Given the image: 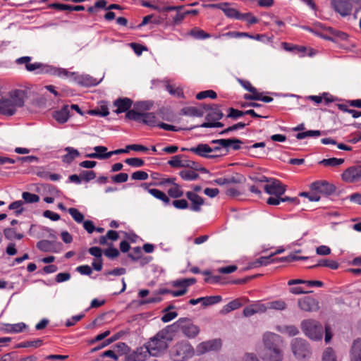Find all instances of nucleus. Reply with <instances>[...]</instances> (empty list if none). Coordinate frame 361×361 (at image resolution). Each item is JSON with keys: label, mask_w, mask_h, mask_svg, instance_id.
<instances>
[{"label": "nucleus", "mask_w": 361, "mask_h": 361, "mask_svg": "<svg viewBox=\"0 0 361 361\" xmlns=\"http://www.w3.org/2000/svg\"><path fill=\"white\" fill-rule=\"evenodd\" d=\"M213 143L219 144L221 147L228 148L231 147L233 149L238 150L240 149V144L242 141L238 139H219L212 142Z\"/></svg>", "instance_id": "5701e85b"}, {"label": "nucleus", "mask_w": 361, "mask_h": 361, "mask_svg": "<svg viewBox=\"0 0 361 361\" xmlns=\"http://www.w3.org/2000/svg\"><path fill=\"white\" fill-rule=\"evenodd\" d=\"M95 151L94 153H90L85 155L87 158L106 159L110 158L113 154H119L122 153H127L128 150L123 149H118L111 152H107V147L104 146H96L93 148Z\"/></svg>", "instance_id": "1a4fd4ad"}, {"label": "nucleus", "mask_w": 361, "mask_h": 361, "mask_svg": "<svg viewBox=\"0 0 361 361\" xmlns=\"http://www.w3.org/2000/svg\"><path fill=\"white\" fill-rule=\"evenodd\" d=\"M179 175L185 180H193L199 178V174L191 169L180 171Z\"/></svg>", "instance_id": "ea45409f"}, {"label": "nucleus", "mask_w": 361, "mask_h": 361, "mask_svg": "<svg viewBox=\"0 0 361 361\" xmlns=\"http://www.w3.org/2000/svg\"><path fill=\"white\" fill-rule=\"evenodd\" d=\"M148 173L143 171H137L132 173L131 178L137 180H145L148 178Z\"/></svg>", "instance_id": "6e6d98bb"}, {"label": "nucleus", "mask_w": 361, "mask_h": 361, "mask_svg": "<svg viewBox=\"0 0 361 361\" xmlns=\"http://www.w3.org/2000/svg\"><path fill=\"white\" fill-rule=\"evenodd\" d=\"M221 297L220 295L209 296L204 298V305H211L218 303L221 301Z\"/></svg>", "instance_id": "680f3d73"}, {"label": "nucleus", "mask_w": 361, "mask_h": 361, "mask_svg": "<svg viewBox=\"0 0 361 361\" xmlns=\"http://www.w3.org/2000/svg\"><path fill=\"white\" fill-rule=\"evenodd\" d=\"M126 117L129 120L142 122L149 126H158L159 123L154 113H140L135 110H129Z\"/></svg>", "instance_id": "423d86ee"}, {"label": "nucleus", "mask_w": 361, "mask_h": 361, "mask_svg": "<svg viewBox=\"0 0 361 361\" xmlns=\"http://www.w3.org/2000/svg\"><path fill=\"white\" fill-rule=\"evenodd\" d=\"M240 194L237 187L228 186L226 190V195L230 197H236Z\"/></svg>", "instance_id": "774afa93"}, {"label": "nucleus", "mask_w": 361, "mask_h": 361, "mask_svg": "<svg viewBox=\"0 0 361 361\" xmlns=\"http://www.w3.org/2000/svg\"><path fill=\"white\" fill-rule=\"evenodd\" d=\"M76 271L82 275L90 276L92 273V269L88 265H81L76 268Z\"/></svg>", "instance_id": "0e129e2a"}, {"label": "nucleus", "mask_w": 361, "mask_h": 361, "mask_svg": "<svg viewBox=\"0 0 361 361\" xmlns=\"http://www.w3.org/2000/svg\"><path fill=\"white\" fill-rule=\"evenodd\" d=\"M190 151L199 156L209 157V153L212 152L213 149L207 144H200L196 147L191 148Z\"/></svg>", "instance_id": "c85d7f7f"}, {"label": "nucleus", "mask_w": 361, "mask_h": 361, "mask_svg": "<svg viewBox=\"0 0 361 361\" xmlns=\"http://www.w3.org/2000/svg\"><path fill=\"white\" fill-rule=\"evenodd\" d=\"M244 180L243 176L236 174L235 176H228L226 177H220L214 180L219 185H230L241 183Z\"/></svg>", "instance_id": "412c9836"}, {"label": "nucleus", "mask_w": 361, "mask_h": 361, "mask_svg": "<svg viewBox=\"0 0 361 361\" xmlns=\"http://www.w3.org/2000/svg\"><path fill=\"white\" fill-rule=\"evenodd\" d=\"M301 329L306 336L313 341L322 340L324 334V328L322 324L314 319H307L302 321Z\"/></svg>", "instance_id": "7ed1b4c3"}, {"label": "nucleus", "mask_w": 361, "mask_h": 361, "mask_svg": "<svg viewBox=\"0 0 361 361\" xmlns=\"http://www.w3.org/2000/svg\"><path fill=\"white\" fill-rule=\"evenodd\" d=\"M209 110V104H201L198 106H187L182 109V112L184 115L193 116V117H202L205 111Z\"/></svg>", "instance_id": "a211bd4d"}, {"label": "nucleus", "mask_w": 361, "mask_h": 361, "mask_svg": "<svg viewBox=\"0 0 361 361\" xmlns=\"http://www.w3.org/2000/svg\"><path fill=\"white\" fill-rule=\"evenodd\" d=\"M43 343V341L42 339L37 338L33 341H27L22 342L18 345V348H29L32 347L35 348H37L39 346H41Z\"/></svg>", "instance_id": "37998d69"}, {"label": "nucleus", "mask_w": 361, "mask_h": 361, "mask_svg": "<svg viewBox=\"0 0 361 361\" xmlns=\"http://www.w3.org/2000/svg\"><path fill=\"white\" fill-rule=\"evenodd\" d=\"M185 195L191 203L190 209L194 212H200L201 207L204 203V199L195 192L191 191H188Z\"/></svg>", "instance_id": "4be33fe9"}, {"label": "nucleus", "mask_w": 361, "mask_h": 361, "mask_svg": "<svg viewBox=\"0 0 361 361\" xmlns=\"http://www.w3.org/2000/svg\"><path fill=\"white\" fill-rule=\"evenodd\" d=\"M80 177L85 181H90L95 178L96 173L93 171H83L80 173Z\"/></svg>", "instance_id": "e2e57ef3"}, {"label": "nucleus", "mask_w": 361, "mask_h": 361, "mask_svg": "<svg viewBox=\"0 0 361 361\" xmlns=\"http://www.w3.org/2000/svg\"><path fill=\"white\" fill-rule=\"evenodd\" d=\"M216 97H217L216 93L214 91H213L212 90H209L202 91V92L197 93L196 95V99H199V100H201V99H205L207 97H209L212 99H215V98H216Z\"/></svg>", "instance_id": "49530a36"}, {"label": "nucleus", "mask_w": 361, "mask_h": 361, "mask_svg": "<svg viewBox=\"0 0 361 361\" xmlns=\"http://www.w3.org/2000/svg\"><path fill=\"white\" fill-rule=\"evenodd\" d=\"M37 247L43 252H49L51 251V243L49 240H44L38 242Z\"/></svg>", "instance_id": "4d7b16f0"}, {"label": "nucleus", "mask_w": 361, "mask_h": 361, "mask_svg": "<svg viewBox=\"0 0 361 361\" xmlns=\"http://www.w3.org/2000/svg\"><path fill=\"white\" fill-rule=\"evenodd\" d=\"M300 196L308 197L310 201H319L320 200V196L318 192H301L300 194Z\"/></svg>", "instance_id": "69168bd1"}, {"label": "nucleus", "mask_w": 361, "mask_h": 361, "mask_svg": "<svg viewBox=\"0 0 361 361\" xmlns=\"http://www.w3.org/2000/svg\"><path fill=\"white\" fill-rule=\"evenodd\" d=\"M350 361H361V339L354 341L350 349Z\"/></svg>", "instance_id": "a878e982"}, {"label": "nucleus", "mask_w": 361, "mask_h": 361, "mask_svg": "<svg viewBox=\"0 0 361 361\" xmlns=\"http://www.w3.org/2000/svg\"><path fill=\"white\" fill-rule=\"evenodd\" d=\"M268 310L267 303L264 304L260 301H257L243 310V314L245 317H250L257 313H263Z\"/></svg>", "instance_id": "f3484780"}, {"label": "nucleus", "mask_w": 361, "mask_h": 361, "mask_svg": "<svg viewBox=\"0 0 361 361\" xmlns=\"http://www.w3.org/2000/svg\"><path fill=\"white\" fill-rule=\"evenodd\" d=\"M166 89L173 96H176L179 98L183 97V92L181 88L174 87L171 85H167L166 86Z\"/></svg>", "instance_id": "3c124183"}, {"label": "nucleus", "mask_w": 361, "mask_h": 361, "mask_svg": "<svg viewBox=\"0 0 361 361\" xmlns=\"http://www.w3.org/2000/svg\"><path fill=\"white\" fill-rule=\"evenodd\" d=\"M262 181H267V183L264 185V191L269 195L274 196H282L286 192V185H283L280 180L276 179H267L264 178V180Z\"/></svg>", "instance_id": "6e6552de"}, {"label": "nucleus", "mask_w": 361, "mask_h": 361, "mask_svg": "<svg viewBox=\"0 0 361 361\" xmlns=\"http://www.w3.org/2000/svg\"><path fill=\"white\" fill-rule=\"evenodd\" d=\"M48 73H50L53 75H57V76L61 77V78L68 77L70 75V73L64 68H52L50 66H49V71Z\"/></svg>", "instance_id": "de8ad7c7"}, {"label": "nucleus", "mask_w": 361, "mask_h": 361, "mask_svg": "<svg viewBox=\"0 0 361 361\" xmlns=\"http://www.w3.org/2000/svg\"><path fill=\"white\" fill-rule=\"evenodd\" d=\"M334 8L342 16H347L351 13L353 4L350 0H334Z\"/></svg>", "instance_id": "dca6fc26"}, {"label": "nucleus", "mask_w": 361, "mask_h": 361, "mask_svg": "<svg viewBox=\"0 0 361 361\" xmlns=\"http://www.w3.org/2000/svg\"><path fill=\"white\" fill-rule=\"evenodd\" d=\"M182 329L183 334L189 338L195 337L200 332L199 327L191 323H188L183 325Z\"/></svg>", "instance_id": "2f4dec72"}, {"label": "nucleus", "mask_w": 361, "mask_h": 361, "mask_svg": "<svg viewBox=\"0 0 361 361\" xmlns=\"http://www.w3.org/2000/svg\"><path fill=\"white\" fill-rule=\"evenodd\" d=\"M68 213L77 223H82L84 221V215L76 208H70Z\"/></svg>", "instance_id": "c03bdc74"}, {"label": "nucleus", "mask_w": 361, "mask_h": 361, "mask_svg": "<svg viewBox=\"0 0 361 361\" xmlns=\"http://www.w3.org/2000/svg\"><path fill=\"white\" fill-rule=\"evenodd\" d=\"M125 163L133 167H141L145 164V161L140 158H128Z\"/></svg>", "instance_id": "603ef678"}, {"label": "nucleus", "mask_w": 361, "mask_h": 361, "mask_svg": "<svg viewBox=\"0 0 361 361\" xmlns=\"http://www.w3.org/2000/svg\"><path fill=\"white\" fill-rule=\"evenodd\" d=\"M283 49L287 51H292L298 53L300 56L302 57L305 56L306 48L302 46H297L287 42H283L281 44Z\"/></svg>", "instance_id": "c756f323"}, {"label": "nucleus", "mask_w": 361, "mask_h": 361, "mask_svg": "<svg viewBox=\"0 0 361 361\" xmlns=\"http://www.w3.org/2000/svg\"><path fill=\"white\" fill-rule=\"evenodd\" d=\"M22 197L26 203H35L39 201V197L37 195L29 192H23Z\"/></svg>", "instance_id": "a18cd8bd"}, {"label": "nucleus", "mask_w": 361, "mask_h": 361, "mask_svg": "<svg viewBox=\"0 0 361 361\" xmlns=\"http://www.w3.org/2000/svg\"><path fill=\"white\" fill-rule=\"evenodd\" d=\"M245 115V111H242L238 109H235L233 108L228 109V114L227 117L231 118L233 119H236L239 117H241Z\"/></svg>", "instance_id": "052dcab7"}, {"label": "nucleus", "mask_w": 361, "mask_h": 361, "mask_svg": "<svg viewBox=\"0 0 361 361\" xmlns=\"http://www.w3.org/2000/svg\"><path fill=\"white\" fill-rule=\"evenodd\" d=\"M25 68L27 71L30 72L37 70L39 71V73H48L49 71V66L38 62L34 63H31L30 62H29Z\"/></svg>", "instance_id": "f704fd0d"}, {"label": "nucleus", "mask_w": 361, "mask_h": 361, "mask_svg": "<svg viewBox=\"0 0 361 361\" xmlns=\"http://www.w3.org/2000/svg\"><path fill=\"white\" fill-rule=\"evenodd\" d=\"M343 162V159L330 158L327 159H324L322 161V164H324V166H336L342 164Z\"/></svg>", "instance_id": "8fccbe9b"}, {"label": "nucleus", "mask_w": 361, "mask_h": 361, "mask_svg": "<svg viewBox=\"0 0 361 361\" xmlns=\"http://www.w3.org/2000/svg\"><path fill=\"white\" fill-rule=\"evenodd\" d=\"M290 202L295 204H298L299 203V200L297 197L291 198V197H282V196H272L267 199V203L269 205H278L281 202Z\"/></svg>", "instance_id": "bb28decb"}, {"label": "nucleus", "mask_w": 361, "mask_h": 361, "mask_svg": "<svg viewBox=\"0 0 361 361\" xmlns=\"http://www.w3.org/2000/svg\"><path fill=\"white\" fill-rule=\"evenodd\" d=\"M23 202L21 200L15 201L10 204L8 208L11 210H15L17 214H20L23 212Z\"/></svg>", "instance_id": "864d4df0"}, {"label": "nucleus", "mask_w": 361, "mask_h": 361, "mask_svg": "<svg viewBox=\"0 0 361 361\" xmlns=\"http://www.w3.org/2000/svg\"><path fill=\"white\" fill-rule=\"evenodd\" d=\"M241 17L240 20H247L250 25L258 23V19L251 13H242Z\"/></svg>", "instance_id": "bf43d9fd"}, {"label": "nucleus", "mask_w": 361, "mask_h": 361, "mask_svg": "<svg viewBox=\"0 0 361 361\" xmlns=\"http://www.w3.org/2000/svg\"><path fill=\"white\" fill-rule=\"evenodd\" d=\"M221 347V341L220 339H213L200 343L196 350L198 354H204L208 351L218 350Z\"/></svg>", "instance_id": "4468645a"}, {"label": "nucleus", "mask_w": 361, "mask_h": 361, "mask_svg": "<svg viewBox=\"0 0 361 361\" xmlns=\"http://www.w3.org/2000/svg\"><path fill=\"white\" fill-rule=\"evenodd\" d=\"M218 6L221 8L224 13H225V15L229 18H233L238 20H240L242 18V13H239L236 9L230 7L229 5L227 4Z\"/></svg>", "instance_id": "72a5a7b5"}, {"label": "nucleus", "mask_w": 361, "mask_h": 361, "mask_svg": "<svg viewBox=\"0 0 361 361\" xmlns=\"http://www.w3.org/2000/svg\"><path fill=\"white\" fill-rule=\"evenodd\" d=\"M173 205L179 209H185L189 207L188 201L185 199L176 200L173 201Z\"/></svg>", "instance_id": "13d9d810"}, {"label": "nucleus", "mask_w": 361, "mask_h": 361, "mask_svg": "<svg viewBox=\"0 0 361 361\" xmlns=\"http://www.w3.org/2000/svg\"><path fill=\"white\" fill-rule=\"evenodd\" d=\"M114 105L116 107L115 110L116 114L126 112L131 107L132 100L128 98L118 99L114 102Z\"/></svg>", "instance_id": "393cba45"}, {"label": "nucleus", "mask_w": 361, "mask_h": 361, "mask_svg": "<svg viewBox=\"0 0 361 361\" xmlns=\"http://www.w3.org/2000/svg\"><path fill=\"white\" fill-rule=\"evenodd\" d=\"M189 35L192 37L198 39H207L211 37L209 33L198 27H194L190 31Z\"/></svg>", "instance_id": "a19ab883"}, {"label": "nucleus", "mask_w": 361, "mask_h": 361, "mask_svg": "<svg viewBox=\"0 0 361 361\" xmlns=\"http://www.w3.org/2000/svg\"><path fill=\"white\" fill-rule=\"evenodd\" d=\"M267 307L268 309L281 311L286 309L287 304L283 300L279 299L267 302Z\"/></svg>", "instance_id": "4c0bfd02"}, {"label": "nucleus", "mask_w": 361, "mask_h": 361, "mask_svg": "<svg viewBox=\"0 0 361 361\" xmlns=\"http://www.w3.org/2000/svg\"><path fill=\"white\" fill-rule=\"evenodd\" d=\"M194 355L192 346L186 341L177 343L170 350L173 361H185Z\"/></svg>", "instance_id": "20e7f679"}, {"label": "nucleus", "mask_w": 361, "mask_h": 361, "mask_svg": "<svg viewBox=\"0 0 361 361\" xmlns=\"http://www.w3.org/2000/svg\"><path fill=\"white\" fill-rule=\"evenodd\" d=\"M25 97V91L11 90L8 95L0 99V114L6 116L13 115L18 108L24 105Z\"/></svg>", "instance_id": "f03ea898"}, {"label": "nucleus", "mask_w": 361, "mask_h": 361, "mask_svg": "<svg viewBox=\"0 0 361 361\" xmlns=\"http://www.w3.org/2000/svg\"><path fill=\"white\" fill-rule=\"evenodd\" d=\"M291 350L298 360H303L311 355V350L307 342L302 338H294L291 341Z\"/></svg>", "instance_id": "0eeeda50"}, {"label": "nucleus", "mask_w": 361, "mask_h": 361, "mask_svg": "<svg viewBox=\"0 0 361 361\" xmlns=\"http://www.w3.org/2000/svg\"><path fill=\"white\" fill-rule=\"evenodd\" d=\"M168 164L172 168H192L195 162L187 160L185 155L179 154L172 157Z\"/></svg>", "instance_id": "2eb2a0df"}, {"label": "nucleus", "mask_w": 361, "mask_h": 361, "mask_svg": "<svg viewBox=\"0 0 361 361\" xmlns=\"http://www.w3.org/2000/svg\"><path fill=\"white\" fill-rule=\"evenodd\" d=\"M208 111H209L207 116V119L208 121H219L223 117V113L216 105H209Z\"/></svg>", "instance_id": "473e14b6"}, {"label": "nucleus", "mask_w": 361, "mask_h": 361, "mask_svg": "<svg viewBox=\"0 0 361 361\" xmlns=\"http://www.w3.org/2000/svg\"><path fill=\"white\" fill-rule=\"evenodd\" d=\"M150 355L147 345L140 347L133 353L129 354L126 361H145Z\"/></svg>", "instance_id": "6ab92c4d"}, {"label": "nucleus", "mask_w": 361, "mask_h": 361, "mask_svg": "<svg viewBox=\"0 0 361 361\" xmlns=\"http://www.w3.org/2000/svg\"><path fill=\"white\" fill-rule=\"evenodd\" d=\"M196 282L195 278L183 279L173 281L172 285L174 287H180L178 290H163V293H170L173 297H178L185 295L187 293V288Z\"/></svg>", "instance_id": "9d476101"}, {"label": "nucleus", "mask_w": 361, "mask_h": 361, "mask_svg": "<svg viewBox=\"0 0 361 361\" xmlns=\"http://www.w3.org/2000/svg\"><path fill=\"white\" fill-rule=\"evenodd\" d=\"M248 300L246 298H240L232 300L226 305L221 310V313L227 314L233 310H237L247 303Z\"/></svg>", "instance_id": "b1692460"}, {"label": "nucleus", "mask_w": 361, "mask_h": 361, "mask_svg": "<svg viewBox=\"0 0 361 361\" xmlns=\"http://www.w3.org/2000/svg\"><path fill=\"white\" fill-rule=\"evenodd\" d=\"M310 188L314 192L324 195H331L336 189L334 185L326 180L315 181L311 184Z\"/></svg>", "instance_id": "ddd939ff"}, {"label": "nucleus", "mask_w": 361, "mask_h": 361, "mask_svg": "<svg viewBox=\"0 0 361 361\" xmlns=\"http://www.w3.org/2000/svg\"><path fill=\"white\" fill-rule=\"evenodd\" d=\"M152 185V183H144L141 184V187L144 190H147L153 197L162 201L165 204H169L170 202L169 197L164 192H162L158 189L150 188V185Z\"/></svg>", "instance_id": "aec40b11"}, {"label": "nucleus", "mask_w": 361, "mask_h": 361, "mask_svg": "<svg viewBox=\"0 0 361 361\" xmlns=\"http://www.w3.org/2000/svg\"><path fill=\"white\" fill-rule=\"evenodd\" d=\"M322 361H339L336 351L331 347L326 348L322 353Z\"/></svg>", "instance_id": "c9c22d12"}, {"label": "nucleus", "mask_w": 361, "mask_h": 361, "mask_svg": "<svg viewBox=\"0 0 361 361\" xmlns=\"http://www.w3.org/2000/svg\"><path fill=\"white\" fill-rule=\"evenodd\" d=\"M128 175L126 173H120L112 178L115 183H125L128 180Z\"/></svg>", "instance_id": "338daca9"}, {"label": "nucleus", "mask_w": 361, "mask_h": 361, "mask_svg": "<svg viewBox=\"0 0 361 361\" xmlns=\"http://www.w3.org/2000/svg\"><path fill=\"white\" fill-rule=\"evenodd\" d=\"M168 195L172 198H178L183 195L184 192L181 186L178 183H174L167 191Z\"/></svg>", "instance_id": "e433bc0d"}, {"label": "nucleus", "mask_w": 361, "mask_h": 361, "mask_svg": "<svg viewBox=\"0 0 361 361\" xmlns=\"http://www.w3.org/2000/svg\"><path fill=\"white\" fill-rule=\"evenodd\" d=\"M264 349L260 353L264 361H281L283 357L281 346V337L271 332H267L263 336Z\"/></svg>", "instance_id": "f257e3e1"}, {"label": "nucleus", "mask_w": 361, "mask_h": 361, "mask_svg": "<svg viewBox=\"0 0 361 361\" xmlns=\"http://www.w3.org/2000/svg\"><path fill=\"white\" fill-rule=\"evenodd\" d=\"M321 135L319 130H307L306 132L299 133L296 135L298 140L305 139L307 137H318Z\"/></svg>", "instance_id": "09e8293b"}, {"label": "nucleus", "mask_w": 361, "mask_h": 361, "mask_svg": "<svg viewBox=\"0 0 361 361\" xmlns=\"http://www.w3.org/2000/svg\"><path fill=\"white\" fill-rule=\"evenodd\" d=\"M66 152L61 159L64 163L71 164L76 157H79L80 152L73 147H68L64 149Z\"/></svg>", "instance_id": "cd10ccee"}, {"label": "nucleus", "mask_w": 361, "mask_h": 361, "mask_svg": "<svg viewBox=\"0 0 361 361\" xmlns=\"http://www.w3.org/2000/svg\"><path fill=\"white\" fill-rule=\"evenodd\" d=\"M277 330L282 334L288 335L289 336H294L299 333L298 328L293 325L278 326Z\"/></svg>", "instance_id": "58836bf2"}, {"label": "nucleus", "mask_w": 361, "mask_h": 361, "mask_svg": "<svg viewBox=\"0 0 361 361\" xmlns=\"http://www.w3.org/2000/svg\"><path fill=\"white\" fill-rule=\"evenodd\" d=\"M298 306L305 312H314L319 309V302L312 296H304L300 298Z\"/></svg>", "instance_id": "f8f14e48"}, {"label": "nucleus", "mask_w": 361, "mask_h": 361, "mask_svg": "<svg viewBox=\"0 0 361 361\" xmlns=\"http://www.w3.org/2000/svg\"><path fill=\"white\" fill-rule=\"evenodd\" d=\"M272 255L268 257H261L254 262L255 267H260L263 265H267L270 264L273 259H271Z\"/></svg>", "instance_id": "5fc2aeb1"}, {"label": "nucleus", "mask_w": 361, "mask_h": 361, "mask_svg": "<svg viewBox=\"0 0 361 361\" xmlns=\"http://www.w3.org/2000/svg\"><path fill=\"white\" fill-rule=\"evenodd\" d=\"M361 178V166L355 165L345 169L342 173V179L347 183L359 181Z\"/></svg>", "instance_id": "9b49d317"}, {"label": "nucleus", "mask_w": 361, "mask_h": 361, "mask_svg": "<svg viewBox=\"0 0 361 361\" xmlns=\"http://www.w3.org/2000/svg\"><path fill=\"white\" fill-rule=\"evenodd\" d=\"M147 346L150 355L159 356L166 351L168 348V343L163 334L159 333L149 341Z\"/></svg>", "instance_id": "39448f33"}, {"label": "nucleus", "mask_w": 361, "mask_h": 361, "mask_svg": "<svg viewBox=\"0 0 361 361\" xmlns=\"http://www.w3.org/2000/svg\"><path fill=\"white\" fill-rule=\"evenodd\" d=\"M70 116L69 106H64L60 111H56L54 118L59 123L66 122Z\"/></svg>", "instance_id": "7c9ffc66"}, {"label": "nucleus", "mask_w": 361, "mask_h": 361, "mask_svg": "<svg viewBox=\"0 0 361 361\" xmlns=\"http://www.w3.org/2000/svg\"><path fill=\"white\" fill-rule=\"evenodd\" d=\"M317 267H325L335 270L338 268V263L334 260L322 259L318 262V264L313 265L311 267L314 268Z\"/></svg>", "instance_id": "79ce46f5"}]
</instances>
